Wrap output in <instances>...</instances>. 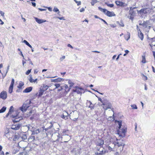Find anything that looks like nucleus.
Returning <instances> with one entry per match:
<instances>
[{
  "instance_id": "obj_16",
  "label": "nucleus",
  "mask_w": 155,
  "mask_h": 155,
  "mask_svg": "<svg viewBox=\"0 0 155 155\" xmlns=\"http://www.w3.org/2000/svg\"><path fill=\"white\" fill-rule=\"evenodd\" d=\"M32 89V87H27L25 89L23 90V93H29L30 92Z\"/></svg>"
},
{
  "instance_id": "obj_22",
  "label": "nucleus",
  "mask_w": 155,
  "mask_h": 155,
  "mask_svg": "<svg viewBox=\"0 0 155 155\" xmlns=\"http://www.w3.org/2000/svg\"><path fill=\"white\" fill-rule=\"evenodd\" d=\"M138 36L141 40H143V35L141 31L138 32Z\"/></svg>"
},
{
  "instance_id": "obj_39",
  "label": "nucleus",
  "mask_w": 155,
  "mask_h": 155,
  "mask_svg": "<svg viewBox=\"0 0 155 155\" xmlns=\"http://www.w3.org/2000/svg\"><path fill=\"white\" fill-rule=\"evenodd\" d=\"M98 9L100 11L103 12L104 13H105V12H106V11H107V10L106 9L102 8L100 7H98Z\"/></svg>"
},
{
  "instance_id": "obj_61",
  "label": "nucleus",
  "mask_w": 155,
  "mask_h": 155,
  "mask_svg": "<svg viewBox=\"0 0 155 155\" xmlns=\"http://www.w3.org/2000/svg\"><path fill=\"white\" fill-rule=\"evenodd\" d=\"M85 10V9L84 8H81L80 10V12H84Z\"/></svg>"
},
{
  "instance_id": "obj_26",
  "label": "nucleus",
  "mask_w": 155,
  "mask_h": 155,
  "mask_svg": "<svg viewBox=\"0 0 155 155\" xmlns=\"http://www.w3.org/2000/svg\"><path fill=\"white\" fill-rule=\"evenodd\" d=\"M49 87L45 84H43V85L42 88H41V89H42L44 91H46Z\"/></svg>"
},
{
  "instance_id": "obj_6",
  "label": "nucleus",
  "mask_w": 155,
  "mask_h": 155,
  "mask_svg": "<svg viewBox=\"0 0 155 155\" xmlns=\"http://www.w3.org/2000/svg\"><path fill=\"white\" fill-rule=\"evenodd\" d=\"M0 97L2 99L5 100L7 98V92L5 91H2L0 94Z\"/></svg>"
},
{
  "instance_id": "obj_58",
  "label": "nucleus",
  "mask_w": 155,
  "mask_h": 155,
  "mask_svg": "<svg viewBox=\"0 0 155 155\" xmlns=\"http://www.w3.org/2000/svg\"><path fill=\"white\" fill-rule=\"evenodd\" d=\"M63 89V87L61 86L60 87V88L58 89V91H59V92L60 91H62Z\"/></svg>"
},
{
  "instance_id": "obj_37",
  "label": "nucleus",
  "mask_w": 155,
  "mask_h": 155,
  "mask_svg": "<svg viewBox=\"0 0 155 155\" xmlns=\"http://www.w3.org/2000/svg\"><path fill=\"white\" fill-rule=\"evenodd\" d=\"M21 138L23 140H25L27 139V135L25 134H23L22 136L21 137Z\"/></svg>"
},
{
  "instance_id": "obj_3",
  "label": "nucleus",
  "mask_w": 155,
  "mask_h": 155,
  "mask_svg": "<svg viewBox=\"0 0 155 155\" xmlns=\"http://www.w3.org/2000/svg\"><path fill=\"white\" fill-rule=\"evenodd\" d=\"M81 151V148H75L71 151L72 154L73 155H80Z\"/></svg>"
},
{
  "instance_id": "obj_55",
  "label": "nucleus",
  "mask_w": 155,
  "mask_h": 155,
  "mask_svg": "<svg viewBox=\"0 0 155 155\" xmlns=\"http://www.w3.org/2000/svg\"><path fill=\"white\" fill-rule=\"evenodd\" d=\"M65 56H63L61 58H60V60L61 61H63V60L65 58Z\"/></svg>"
},
{
  "instance_id": "obj_38",
  "label": "nucleus",
  "mask_w": 155,
  "mask_h": 155,
  "mask_svg": "<svg viewBox=\"0 0 155 155\" xmlns=\"http://www.w3.org/2000/svg\"><path fill=\"white\" fill-rule=\"evenodd\" d=\"M117 23H118L120 26L123 27L124 26V24L122 21L120 22L117 21Z\"/></svg>"
},
{
  "instance_id": "obj_47",
  "label": "nucleus",
  "mask_w": 155,
  "mask_h": 155,
  "mask_svg": "<svg viewBox=\"0 0 155 155\" xmlns=\"http://www.w3.org/2000/svg\"><path fill=\"white\" fill-rule=\"evenodd\" d=\"M53 11H54V12H58V13H59L60 12L59 11V10H58V9L56 7H54L53 10Z\"/></svg>"
},
{
  "instance_id": "obj_8",
  "label": "nucleus",
  "mask_w": 155,
  "mask_h": 155,
  "mask_svg": "<svg viewBox=\"0 0 155 155\" xmlns=\"http://www.w3.org/2000/svg\"><path fill=\"white\" fill-rule=\"evenodd\" d=\"M106 15L109 17H112L114 16H115V14L113 12H111L107 11L105 12V13H104Z\"/></svg>"
},
{
  "instance_id": "obj_51",
  "label": "nucleus",
  "mask_w": 155,
  "mask_h": 155,
  "mask_svg": "<svg viewBox=\"0 0 155 155\" xmlns=\"http://www.w3.org/2000/svg\"><path fill=\"white\" fill-rule=\"evenodd\" d=\"M31 69L28 70L27 71L25 72V74L26 75H28L31 72Z\"/></svg>"
},
{
  "instance_id": "obj_5",
  "label": "nucleus",
  "mask_w": 155,
  "mask_h": 155,
  "mask_svg": "<svg viewBox=\"0 0 155 155\" xmlns=\"http://www.w3.org/2000/svg\"><path fill=\"white\" fill-rule=\"evenodd\" d=\"M12 133L10 132L7 129L4 132V136L6 137L9 139L10 138H12V137H11V134H12Z\"/></svg>"
},
{
  "instance_id": "obj_14",
  "label": "nucleus",
  "mask_w": 155,
  "mask_h": 155,
  "mask_svg": "<svg viewBox=\"0 0 155 155\" xmlns=\"http://www.w3.org/2000/svg\"><path fill=\"white\" fill-rule=\"evenodd\" d=\"M64 79L61 78H58L57 79H51V82H61L62 81H64Z\"/></svg>"
},
{
  "instance_id": "obj_28",
  "label": "nucleus",
  "mask_w": 155,
  "mask_h": 155,
  "mask_svg": "<svg viewBox=\"0 0 155 155\" xmlns=\"http://www.w3.org/2000/svg\"><path fill=\"white\" fill-rule=\"evenodd\" d=\"M24 85V83L22 81H20L19 82L18 86L17 87L19 89H21L22 86Z\"/></svg>"
},
{
  "instance_id": "obj_53",
  "label": "nucleus",
  "mask_w": 155,
  "mask_h": 155,
  "mask_svg": "<svg viewBox=\"0 0 155 155\" xmlns=\"http://www.w3.org/2000/svg\"><path fill=\"white\" fill-rule=\"evenodd\" d=\"M14 83V79H12V81H11V82L10 85L13 86Z\"/></svg>"
},
{
  "instance_id": "obj_57",
  "label": "nucleus",
  "mask_w": 155,
  "mask_h": 155,
  "mask_svg": "<svg viewBox=\"0 0 155 155\" xmlns=\"http://www.w3.org/2000/svg\"><path fill=\"white\" fill-rule=\"evenodd\" d=\"M100 19L103 22H104L105 24H106L107 25H108V24L107 23V22L105 20L102 19L101 18H100Z\"/></svg>"
},
{
  "instance_id": "obj_29",
  "label": "nucleus",
  "mask_w": 155,
  "mask_h": 155,
  "mask_svg": "<svg viewBox=\"0 0 155 155\" xmlns=\"http://www.w3.org/2000/svg\"><path fill=\"white\" fill-rule=\"evenodd\" d=\"M23 42L31 48H32V46L29 44V43L26 40H24L23 41Z\"/></svg>"
},
{
  "instance_id": "obj_59",
  "label": "nucleus",
  "mask_w": 155,
  "mask_h": 155,
  "mask_svg": "<svg viewBox=\"0 0 155 155\" xmlns=\"http://www.w3.org/2000/svg\"><path fill=\"white\" fill-rule=\"evenodd\" d=\"M0 14L3 17L4 16V13L2 11H0Z\"/></svg>"
},
{
  "instance_id": "obj_7",
  "label": "nucleus",
  "mask_w": 155,
  "mask_h": 155,
  "mask_svg": "<svg viewBox=\"0 0 155 155\" xmlns=\"http://www.w3.org/2000/svg\"><path fill=\"white\" fill-rule=\"evenodd\" d=\"M12 117L13 118H15V119L12 120L14 122H18L22 118V117H18V116H15L14 115H12Z\"/></svg>"
},
{
  "instance_id": "obj_23",
  "label": "nucleus",
  "mask_w": 155,
  "mask_h": 155,
  "mask_svg": "<svg viewBox=\"0 0 155 155\" xmlns=\"http://www.w3.org/2000/svg\"><path fill=\"white\" fill-rule=\"evenodd\" d=\"M115 3L117 6H122L124 5V3L119 1H116L115 2Z\"/></svg>"
},
{
  "instance_id": "obj_50",
  "label": "nucleus",
  "mask_w": 155,
  "mask_h": 155,
  "mask_svg": "<svg viewBox=\"0 0 155 155\" xmlns=\"http://www.w3.org/2000/svg\"><path fill=\"white\" fill-rule=\"evenodd\" d=\"M106 4L108 6L110 7H113L114 5V4H109L106 3Z\"/></svg>"
},
{
  "instance_id": "obj_1",
  "label": "nucleus",
  "mask_w": 155,
  "mask_h": 155,
  "mask_svg": "<svg viewBox=\"0 0 155 155\" xmlns=\"http://www.w3.org/2000/svg\"><path fill=\"white\" fill-rule=\"evenodd\" d=\"M152 10V8H145L141 9L140 11H137L138 13H143L144 14H150Z\"/></svg>"
},
{
  "instance_id": "obj_17",
  "label": "nucleus",
  "mask_w": 155,
  "mask_h": 155,
  "mask_svg": "<svg viewBox=\"0 0 155 155\" xmlns=\"http://www.w3.org/2000/svg\"><path fill=\"white\" fill-rule=\"evenodd\" d=\"M39 93L38 94V93H37L36 94V95H37L38 94V97H40L43 94L44 92H45L41 88L40 89V90L39 91Z\"/></svg>"
},
{
  "instance_id": "obj_21",
  "label": "nucleus",
  "mask_w": 155,
  "mask_h": 155,
  "mask_svg": "<svg viewBox=\"0 0 155 155\" xmlns=\"http://www.w3.org/2000/svg\"><path fill=\"white\" fill-rule=\"evenodd\" d=\"M63 87L65 88V91L67 93L69 92L71 89L70 87H69L66 84H65L64 86H63Z\"/></svg>"
},
{
  "instance_id": "obj_9",
  "label": "nucleus",
  "mask_w": 155,
  "mask_h": 155,
  "mask_svg": "<svg viewBox=\"0 0 155 155\" xmlns=\"http://www.w3.org/2000/svg\"><path fill=\"white\" fill-rule=\"evenodd\" d=\"M75 88L76 89L75 90L73 89V91L74 92H77L78 94H80L81 91L83 90L82 88H79L78 87H76Z\"/></svg>"
},
{
  "instance_id": "obj_45",
  "label": "nucleus",
  "mask_w": 155,
  "mask_h": 155,
  "mask_svg": "<svg viewBox=\"0 0 155 155\" xmlns=\"http://www.w3.org/2000/svg\"><path fill=\"white\" fill-rule=\"evenodd\" d=\"M52 126H53L52 125H51L48 128H45V129H44L43 131V132H45L46 131H47L48 130V129L51 128L52 127Z\"/></svg>"
},
{
  "instance_id": "obj_42",
  "label": "nucleus",
  "mask_w": 155,
  "mask_h": 155,
  "mask_svg": "<svg viewBox=\"0 0 155 155\" xmlns=\"http://www.w3.org/2000/svg\"><path fill=\"white\" fill-rule=\"evenodd\" d=\"M9 67H10V66L9 65H8L7 67V68L6 69V73L5 75L4 76H3V78H4V77H5V76H6L7 73H8V70L9 69Z\"/></svg>"
},
{
  "instance_id": "obj_49",
  "label": "nucleus",
  "mask_w": 155,
  "mask_h": 155,
  "mask_svg": "<svg viewBox=\"0 0 155 155\" xmlns=\"http://www.w3.org/2000/svg\"><path fill=\"white\" fill-rule=\"evenodd\" d=\"M13 107L12 106H11L10 107V109L9 111V112H11V113L12 112H13Z\"/></svg>"
},
{
  "instance_id": "obj_33",
  "label": "nucleus",
  "mask_w": 155,
  "mask_h": 155,
  "mask_svg": "<svg viewBox=\"0 0 155 155\" xmlns=\"http://www.w3.org/2000/svg\"><path fill=\"white\" fill-rule=\"evenodd\" d=\"M19 138V136L18 135H15L13 138L14 141H16Z\"/></svg>"
},
{
  "instance_id": "obj_32",
  "label": "nucleus",
  "mask_w": 155,
  "mask_h": 155,
  "mask_svg": "<svg viewBox=\"0 0 155 155\" xmlns=\"http://www.w3.org/2000/svg\"><path fill=\"white\" fill-rule=\"evenodd\" d=\"M142 62L143 63H146V58H145V55L144 54L142 56Z\"/></svg>"
},
{
  "instance_id": "obj_13",
  "label": "nucleus",
  "mask_w": 155,
  "mask_h": 155,
  "mask_svg": "<svg viewBox=\"0 0 155 155\" xmlns=\"http://www.w3.org/2000/svg\"><path fill=\"white\" fill-rule=\"evenodd\" d=\"M123 140H122L121 141H120H120L117 142L116 143V144H115V145H116L118 147H120L121 146H123V147H122V149H121V150H123V147L125 145V144L122 142Z\"/></svg>"
},
{
  "instance_id": "obj_15",
  "label": "nucleus",
  "mask_w": 155,
  "mask_h": 155,
  "mask_svg": "<svg viewBox=\"0 0 155 155\" xmlns=\"http://www.w3.org/2000/svg\"><path fill=\"white\" fill-rule=\"evenodd\" d=\"M11 129L14 130H18L20 129V125L19 124H16L15 125H12L11 127Z\"/></svg>"
},
{
  "instance_id": "obj_64",
  "label": "nucleus",
  "mask_w": 155,
  "mask_h": 155,
  "mask_svg": "<svg viewBox=\"0 0 155 155\" xmlns=\"http://www.w3.org/2000/svg\"><path fill=\"white\" fill-rule=\"evenodd\" d=\"M0 153V155H5L3 151H1Z\"/></svg>"
},
{
  "instance_id": "obj_19",
  "label": "nucleus",
  "mask_w": 155,
  "mask_h": 155,
  "mask_svg": "<svg viewBox=\"0 0 155 155\" xmlns=\"http://www.w3.org/2000/svg\"><path fill=\"white\" fill-rule=\"evenodd\" d=\"M29 78H28V80L31 83H35L37 80V79H36L35 80L33 79L32 75H29Z\"/></svg>"
},
{
  "instance_id": "obj_20",
  "label": "nucleus",
  "mask_w": 155,
  "mask_h": 155,
  "mask_svg": "<svg viewBox=\"0 0 155 155\" xmlns=\"http://www.w3.org/2000/svg\"><path fill=\"white\" fill-rule=\"evenodd\" d=\"M73 115H74V116H76V117H75V118H72L73 119V120L74 121H75L77 120V119L78 118L79 116V114L77 112H73Z\"/></svg>"
},
{
  "instance_id": "obj_30",
  "label": "nucleus",
  "mask_w": 155,
  "mask_h": 155,
  "mask_svg": "<svg viewBox=\"0 0 155 155\" xmlns=\"http://www.w3.org/2000/svg\"><path fill=\"white\" fill-rule=\"evenodd\" d=\"M116 122H117L119 125V128L120 129L121 127L122 126V121L121 120L117 121L115 120Z\"/></svg>"
},
{
  "instance_id": "obj_2",
  "label": "nucleus",
  "mask_w": 155,
  "mask_h": 155,
  "mask_svg": "<svg viewBox=\"0 0 155 155\" xmlns=\"http://www.w3.org/2000/svg\"><path fill=\"white\" fill-rule=\"evenodd\" d=\"M96 148L97 151L95 152V154L96 155H103L105 153V151L104 150V148L102 147H97Z\"/></svg>"
},
{
  "instance_id": "obj_40",
  "label": "nucleus",
  "mask_w": 155,
  "mask_h": 155,
  "mask_svg": "<svg viewBox=\"0 0 155 155\" xmlns=\"http://www.w3.org/2000/svg\"><path fill=\"white\" fill-rule=\"evenodd\" d=\"M68 83L70 84L69 87H72L74 85V83L72 82L71 80H69L68 81Z\"/></svg>"
},
{
  "instance_id": "obj_41",
  "label": "nucleus",
  "mask_w": 155,
  "mask_h": 155,
  "mask_svg": "<svg viewBox=\"0 0 155 155\" xmlns=\"http://www.w3.org/2000/svg\"><path fill=\"white\" fill-rule=\"evenodd\" d=\"M97 2V0H91V4L92 5L94 6V4Z\"/></svg>"
},
{
  "instance_id": "obj_18",
  "label": "nucleus",
  "mask_w": 155,
  "mask_h": 155,
  "mask_svg": "<svg viewBox=\"0 0 155 155\" xmlns=\"http://www.w3.org/2000/svg\"><path fill=\"white\" fill-rule=\"evenodd\" d=\"M87 103H89L90 105L88 107L89 108H90L91 110L94 109V104H93L90 101H87Z\"/></svg>"
},
{
  "instance_id": "obj_52",
  "label": "nucleus",
  "mask_w": 155,
  "mask_h": 155,
  "mask_svg": "<svg viewBox=\"0 0 155 155\" xmlns=\"http://www.w3.org/2000/svg\"><path fill=\"white\" fill-rule=\"evenodd\" d=\"M108 119H109V120H110V121H111V120H112V121H113L114 120V118L113 117H109V118H108Z\"/></svg>"
},
{
  "instance_id": "obj_36",
  "label": "nucleus",
  "mask_w": 155,
  "mask_h": 155,
  "mask_svg": "<svg viewBox=\"0 0 155 155\" xmlns=\"http://www.w3.org/2000/svg\"><path fill=\"white\" fill-rule=\"evenodd\" d=\"M13 86L10 85L9 88V93L10 94H11L13 91Z\"/></svg>"
},
{
  "instance_id": "obj_46",
  "label": "nucleus",
  "mask_w": 155,
  "mask_h": 155,
  "mask_svg": "<svg viewBox=\"0 0 155 155\" xmlns=\"http://www.w3.org/2000/svg\"><path fill=\"white\" fill-rule=\"evenodd\" d=\"M74 1L77 4L78 6L80 5L81 4V1H78L76 0H74Z\"/></svg>"
},
{
  "instance_id": "obj_10",
  "label": "nucleus",
  "mask_w": 155,
  "mask_h": 155,
  "mask_svg": "<svg viewBox=\"0 0 155 155\" xmlns=\"http://www.w3.org/2000/svg\"><path fill=\"white\" fill-rule=\"evenodd\" d=\"M29 107L28 106H26V105L25 104H24L22 107L20 108V109L22 112L26 111L28 108Z\"/></svg>"
},
{
  "instance_id": "obj_24",
  "label": "nucleus",
  "mask_w": 155,
  "mask_h": 155,
  "mask_svg": "<svg viewBox=\"0 0 155 155\" xmlns=\"http://www.w3.org/2000/svg\"><path fill=\"white\" fill-rule=\"evenodd\" d=\"M104 144V140H100L98 142V144H97V146L98 147H102V146Z\"/></svg>"
},
{
  "instance_id": "obj_27",
  "label": "nucleus",
  "mask_w": 155,
  "mask_h": 155,
  "mask_svg": "<svg viewBox=\"0 0 155 155\" xmlns=\"http://www.w3.org/2000/svg\"><path fill=\"white\" fill-rule=\"evenodd\" d=\"M39 129H37L34 131H33L32 133V135L37 134L40 133Z\"/></svg>"
},
{
  "instance_id": "obj_43",
  "label": "nucleus",
  "mask_w": 155,
  "mask_h": 155,
  "mask_svg": "<svg viewBox=\"0 0 155 155\" xmlns=\"http://www.w3.org/2000/svg\"><path fill=\"white\" fill-rule=\"evenodd\" d=\"M122 130V134L124 136H125V133L126 132V129H121Z\"/></svg>"
},
{
  "instance_id": "obj_44",
  "label": "nucleus",
  "mask_w": 155,
  "mask_h": 155,
  "mask_svg": "<svg viewBox=\"0 0 155 155\" xmlns=\"http://www.w3.org/2000/svg\"><path fill=\"white\" fill-rule=\"evenodd\" d=\"M131 107H132V108L133 109H137V107L136 105L135 104H133L131 105Z\"/></svg>"
},
{
  "instance_id": "obj_25",
  "label": "nucleus",
  "mask_w": 155,
  "mask_h": 155,
  "mask_svg": "<svg viewBox=\"0 0 155 155\" xmlns=\"http://www.w3.org/2000/svg\"><path fill=\"white\" fill-rule=\"evenodd\" d=\"M129 12L130 15L132 16H135L136 14V11H134V10L132 11H129Z\"/></svg>"
},
{
  "instance_id": "obj_11",
  "label": "nucleus",
  "mask_w": 155,
  "mask_h": 155,
  "mask_svg": "<svg viewBox=\"0 0 155 155\" xmlns=\"http://www.w3.org/2000/svg\"><path fill=\"white\" fill-rule=\"evenodd\" d=\"M68 115L69 114L67 112L63 111V114L61 115V117L63 119H66L67 118H65V117H67Z\"/></svg>"
},
{
  "instance_id": "obj_60",
  "label": "nucleus",
  "mask_w": 155,
  "mask_h": 155,
  "mask_svg": "<svg viewBox=\"0 0 155 155\" xmlns=\"http://www.w3.org/2000/svg\"><path fill=\"white\" fill-rule=\"evenodd\" d=\"M137 30L138 31V32H140L141 31L140 30V29L139 28V27H138V26L137 25Z\"/></svg>"
},
{
  "instance_id": "obj_54",
  "label": "nucleus",
  "mask_w": 155,
  "mask_h": 155,
  "mask_svg": "<svg viewBox=\"0 0 155 155\" xmlns=\"http://www.w3.org/2000/svg\"><path fill=\"white\" fill-rule=\"evenodd\" d=\"M27 152H23L20 153L19 155H26Z\"/></svg>"
},
{
  "instance_id": "obj_63",
  "label": "nucleus",
  "mask_w": 155,
  "mask_h": 155,
  "mask_svg": "<svg viewBox=\"0 0 155 155\" xmlns=\"http://www.w3.org/2000/svg\"><path fill=\"white\" fill-rule=\"evenodd\" d=\"M136 8V7H131L130 8V9L129 11H133L134 9H135Z\"/></svg>"
},
{
  "instance_id": "obj_31",
  "label": "nucleus",
  "mask_w": 155,
  "mask_h": 155,
  "mask_svg": "<svg viewBox=\"0 0 155 155\" xmlns=\"http://www.w3.org/2000/svg\"><path fill=\"white\" fill-rule=\"evenodd\" d=\"M33 111H34L33 110H31L28 112H27V113L26 114V117H29L32 114V113H33Z\"/></svg>"
},
{
  "instance_id": "obj_62",
  "label": "nucleus",
  "mask_w": 155,
  "mask_h": 155,
  "mask_svg": "<svg viewBox=\"0 0 155 155\" xmlns=\"http://www.w3.org/2000/svg\"><path fill=\"white\" fill-rule=\"evenodd\" d=\"M30 139H31L33 140H35V136H31L30 137Z\"/></svg>"
},
{
  "instance_id": "obj_12",
  "label": "nucleus",
  "mask_w": 155,
  "mask_h": 155,
  "mask_svg": "<svg viewBox=\"0 0 155 155\" xmlns=\"http://www.w3.org/2000/svg\"><path fill=\"white\" fill-rule=\"evenodd\" d=\"M34 18L38 24H41L46 21V20L39 19L37 17H34Z\"/></svg>"
},
{
  "instance_id": "obj_56",
  "label": "nucleus",
  "mask_w": 155,
  "mask_h": 155,
  "mask_svg": "<svg viewBox=\"0 0 155 155\" xmlns=\"http://www.w3.org/2000/svg\"><path fill=\"white\" fill-rule=\"evenodd\" d=\"M154 39V38H152L151 39L152 40V45L154 46V45L155 44V41H154V40H153Z\"/></svg>"
},
{
  "instance_id": "obj_34",
  "label": "nucleus",
  "mask_w": 155,
  "mask_h": 155,
  "mask_svg": "<svg viewBox=\"0 0 155 155\" xmlns=\"http://www.w3.org/2000/svg\"><path fill=\"white\" fill-rule=\"evenodd\" d=\"M6 107H3L0 110V113H2L4 112L5 110H6Z\"/></svg>"
},
{
  "instance_id": "obj_35",
  "label": "nucleus",
  "mask_w": 155,
  "mask_h": 155,
  "mask_svg": "<svg viewBox=\"0 0 155 155\" xmlns=\"http://www.w3.org/2000/svg\"><path fill=\"white\" fill-rule=\"evenodd\" d=\"M148 22V21H144L143 23V26L145 28H146L147 27V23Z\"/></svg>"
},
{
  "instance_id": "obj_4",
  "label": "nucleus",
  "mask_w": 155,
  "mask_h": 155,
  "mask_svg": "<svg viewBox=\"0 0 155 155\" xmlns=\"http://www.w3.org/2000/svg\"><path fill=\"white\" fill-rule=\"evenodd\" d=\"M102 104L104 105H105L106 107V108H104V107L105 110H106L108 109H111L112 108V105L108 101H105L104 102H103V104Z\"/></svg>"
},
{
  "instance_id": "obj_48",
  "label": "nucleus",
  "mask_w": 155,
  "mask_h": 155,
  "mask_svg": "<svg viewBox=\"0 0 155 155\" xmlns=\"http://www.w3.org/2000/svg\"><path fill=\"white\" fill-rule=\"evenodd\" d=\"M54 86H55V89L58 88V87H60V84H54Z\"/></svg>"
}]
</instances>
